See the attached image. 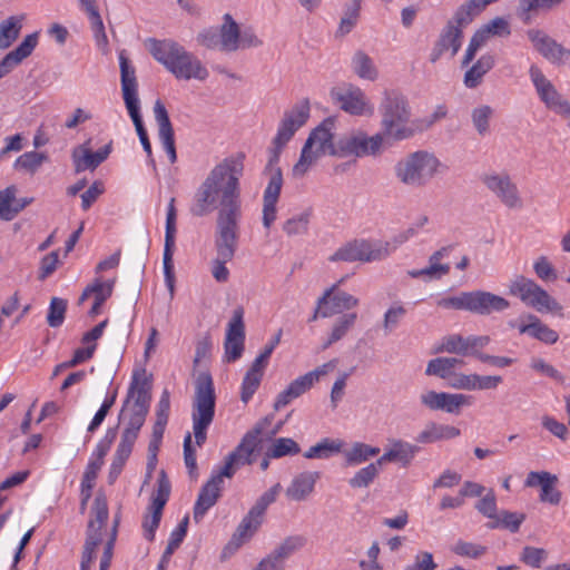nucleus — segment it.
Here are the masks:
<instances>
[{"mask_svg":"<svg viewBox=\"0 0 570 570\" xmlns=\"http://www.w3.org/2000/svg\"><path fill=\"white\" fill-rule=\"evenodd\" d=\"M243 173L242 154L226 157L215 165L195 191L190 213L196 217H204L217 210L215 230L240 229Z\"/></svg>","mask_w":570,"mask_h":570,"instance_id":"obj_1","label":"nucleus"},{"mask_svg":"<svg viewBox=\"0 0 570 570\" xmlns=\"http://www.w3.org/2000/svg\"><path fill=\"white\" fill-rule=\"evenodd\" d=\"M150 390L151 384L146 375V371H135L120 412V419L125 422L126 428L122 431L120 442L110 465L115 469L122 471L126 461L131 454L134 444L149 411L151 400Z\"/></svg>","mask_w":570,"mask_h":570,"instance_id":"obj_2","label":"nucleus"},{"mask_svg":"<svg viewBox=\"0 0 570 570\" xmlns=\"http://www.w3.org/2000/svg\"><path fill=\"white\" fill-rule=\"evenodd\" d=\"M149 43L151 56L177 79L203 81L208 78L209 71L203 62L179 43L169 39H150Z\"/></svg>","mask_w":570,"mask_h":570,"instance_id":"obj_3","label":"nucleus"},{"mask_svg":"<svg viewBox=\"0 0 570 570\" xmlns=\"http://www.w3.org/2000/svg\"><path fill=\"white\" fill-rule=\"evenodd\" d=\"M449 167L432 151L420 149L399 159L393 171L395 179L405 187L423 188Z\"/></svg>","mask_w":570,"mask_h":570,"instance_id":"obj_4","label":"nucleus"},{"mask_svg":"<svg viewBox=\"0 0 570 570\" xmlns=\"http://www.w3.org/2000/svg\"><path fill=\"white\" fill-rule=\"evenodd\" d=\"M383 138L409 139L414 130L409 126L412 112L407 98L399 90L385 89L379 104Z\"/></svg>","mask_w":570,"mask_h":570,"instance_id":"obj_5","label":"nucleus"},{"mask_svg":"<svg viewBox=\"0 0 570 570\" xmlns=\"http://www.w3.org/2000/svg\"><path fill=\"white\" fill-rule=\"evenodd\" d=\"M416 234L414 228H407L390 240H354L338 248L331 257L332 262H375L392 255L401 245Z\"/></svg>","mask_w":570,"mask_h":570,"instance_id":"obj_6","label":"nucleus"},{"mask_svg":"<svg viewBox=\"0 0 570 570\" xmlns=\"http://www.w3.org/2000/svg\"><path fill=\"white\" fill-rule=\"evenodd\" d=\"M216 395L212 375L200 372L195 380L191 420L195 441L202 446L207 439V429L215 415Z\"/></svg>","mask_w":570,"mask_h":570,"instance_id":"obj_7","label":"nucleus"},{"mask_svg":"<svg viewBox=\"0 0 570 570\" xmlns=\"http://www.w3.org/2000/svg\"><path fill=\"white\" fill-rule=\"evenodd\" d=\"M335 120L327 118L313 129L306 139L298 161L293 167L295 177H303L309 168L323 156H335L338 140L334 142Z\"/></svg>","mask_w":570,"mask_h":570,"instance_id":"obj_8","label":"nucleus"},{"mask_svg":"<svg viewBox=\"0 0 570 570\" xmlns=\"http://www.w3.org/2000/svg\"><path fill=\"white\" fill-rule=\"evenodd\" d=\"M509 293L539 313L562 314L561 304L533 279L517 276L509 284Z\"/></svg>","mask_w":570,"mask_h":570,"instance_id":"obj_9","label":"nucleus"},{"mask_svg":"<svg viewBox=\"0 0 570 570\" xmlns=\"http://www.w3.org/2000/svg\"><path fill=\"white\" fill-rule=\"evenodd\" d=\"M285 146L273 144L269 149L268 163L265 171L269 176L268 184L264 190L263 196V225L265 228H271L277 217V202L283 186V175L281 168L277 166L282 149Z\"/></svg>","mask_w":570,"mask_h":570,"instance_id":"obj_10","label":"nucleus"},{"mask_svg":"<svg viewBox=\"0 0 570 570\" xmlns=\"http://www.w3.org/2000/svg\"><path fill=\"white\" fill-rule=\"evenodd\" d=\"M529 76L540 101L546 108L567 120L570 127V101L556 88L542 70L532 65Z\"/></svg>","mask_w":570,"mask_h":570,"instance_id":"obj_11","label":"nucleus"},{"mask_svg":"<svg viewBox=\"0 0 570 570\" xmlns=\"http://www.w3.org/2000/svg\"><path fill=\"white\" fill-rule=\"evenodd\" d=\"M529 76L540 101L546 108L567 120L570 127V101L556 88L542 70L532 65Z\"/></svg>","mask_w":570,"mask_h":570,"instance_id":"obj_12","label":"nucleus"},{"mask_svg":"<svg viewBox=\"0 0 570 570\" xmlns=\"http://www.w3.org/2000/svg\"><path fill=\"white\" fill-rule=\"evenodd\" d=\"M529 76L540 101L546 108L567 120L570 127V101L556 88L542 70L532 65Z\"/></svg>","mask_w":570,"mask_h":570,"instance_id":"obj_13","label":"nucleus"},{"mask_svg":"<svg viewBox=\"0 0 570 570\" xmlns=\"http://www.w3.org/2000/svg\"><path fill=\"white\" fill-rule=\"evenodd\" d=\"M240 229L215 230L214 245L216 257L212 262V275L218 283H226L229 279V269L226 264L230 262L237 250Z\"/></svg>","mask_w":570,"mask_h":570,"instance_id":"obj_14","label":"nucleus"},{"mask_svg":"<svg viewBox=\"0 0 570 570\" xmlns=\"http://www.w3.org/2000/svg\"><path fill=\"white\" fill-rule=\"evenodd\" d=\"M383 141V135L380 132L368 136L363 130H354L338 139V148L334 153L340 158L375 156L381 153Z\"/></svg>","mask_w":570,"mask_h":570,"instance_id":"obj_15","label":"nucleus"},{"mask_svg":"<svg viewBox=\"0 0 570 570\" xmlns=\"http://www.w3.org/2000/svg\"><path fill=\"white\" fill-rule=\"evenodd\" d=\"M94 518L89 520L87 537L83 546L80 570H89L96 559V549L102 541L101 530L108 520V507L106 499L97 497L92 507Z\"/></svg>","mask_w":570,"mask_h":570,"instance_id":"obj_16","label":"nucleus"},{"mask_svg":"<svg viewBox=\"0 0 570 570\" xmlns=\"http://www.w3.org/2000/svg\"><path fill=\"white\" fill-rule=\"evenodd\" d=\"M481 181L507 208L521 209L523 207L518 185L507 171L487 173L482 176Z\"/></svg>","mask_w":570,"mask_h":570,"instance_id":"obj_17","label":"nucleus"},{"mask_svg":"<svg viewBox=\"0 0 570 570\" xmlns=\"http://www.w3.org/2000/svg\"><path fill=\"white\" fill-rule=\"evenodd\" d=\"M218 33L222 51L234 52L262 45V40L250 29L240 30L238 23L229 13L223 16V23Z\"/></svg>","mask_w":570,"mask_h":570,"instance_id":"obj_18","label":"nucleus"},{"mask_svg":"<svg viewBox=\"0 0 570 570\" xmlns=\"http://www.w3.org/2000/svg\"><path fill=\"white\" fill-rule=\"evenodd\" d=\"M332 100L345 112L353 116L372 115L373 105L370 102L365 92L357 86L344 83L332 88Z\"/></svg>","mask_w":570,"mask_h":570,"instance_id":"obj_19","label":"nucleus"},{"mask_svg":"<svg viewBox=\"0 0 570 570\" xmlns=\"http://www.w3.org/2000/svg\"><path fill=\"white\" fill-rule=\"evenodd\" d=\"M261 432V428H257L247 433L240 444L226 456L224 465L213 471L212 476H219L217 480L219 484H224V478H232L240 465L250 463L249 458L257 446Z\"/></svg>","mask_w":570,"mask_h":570,"instance_id":"obj_20","label":"nucleus"},{"mask_svg":"<svg viewBox=\"0 0 570 570\" xmlns=\"http://www.w3.org/2000/svg\"><path fill=\"white\" fill-rule=\"evenodd\" d=\"M176 218H177V210L175 207V198H171L167 206L165 245H164V254H163L165 282L168 287L170 298H173L174 294H175V274H174L173 256H174V250H175V240H176V233H177Z\"/></svg>","mask_w":570,"mask_h":570,"instance_id":"obj_21","label":"nucleus"},{"mask_svg":"<svg viewBox=\"0 0 570 570\" xmlns=\"http://www.w3.org/2000/svg\"><path fill=\"white\" fill-rule=\"evenodd\" d=\"M169 493L170 483L165 471H160L157 480V491L153 495L151 504L142 522L144 535L148 541H153L155 538V532L159 527L163 509L168 501Z\"/></svg>","mask_w":570,"mask_h":570,"instance_id":"obj_22","label":"nucleus"},{"mask_svg":"<svg viewBox=\"0 0 570 570\" xmlns=\"http://www.w3.org/2000/svg\"><path fill=\"white\" fill-rule=\"evenodd\" d=\"M473 400L472 395L463 393L426 391L420 395V401L425 407L454 415H459L462 407L471 406Z\"/></svg>","mask_w":570,"mask_h":570,"instance_id":"obj_23","label":"nucleus"},{"mask_svg":"<svg viewBox=\"0 0 570 570\" xmlns=\"http://www.w3.org/2000/svg\"><path fill=\"white\" fill-rule=\"evenodd\" d=\"M527 36L534 49L552 65L563 66L570 63V49L559 43L544 31L530 29Z\"/></svg>","mask_w":570,"mask_h":570,"instance_id":"obj_24","label":"nucleus"},{"mask_svg":"<svg viewBox=\"0 0 570 570\" xmlns=\"http://www.w3.org/2000/svg\"><path fill=\"white\" fill-rule=\"evenodd\" d=\"M309 110V102L307 99H304L297 102L289 111L285 112L278 126L277 134L273 139V144L285 146L295 132L307 121Z\"/></svg>","mask_w":570,"mask_h":570,"instance_id":"obj_25","label":"nucleus"},{"mask_svg":"<svg viewBox=\"0 0 570 570\" xmlns=\"http://www.w3.org/2000/svg\"><path fill=\"white\" fill-rule=\"evenodd\" d=\"M243 317L244 309L237 307L234 309L233 316L228 322L224 342L225 358L227 362L237 361L244 352L245 325Z\"/></svg>","mask_w":570,"mask_h":570,"instance_id":"obj_26","label":"nucleus"},{"mask_svg":"<svg viewBox=\"0 0 570 570\" xmlns=\"http://www.w3.org/2000/svg\"><path fill=\"white\" fill-rule=\"evenodd\" d=\"M111 150V140L95 153L92 151L90 140L75 147L71 154L75 171L81 173L87 169L95 170L109 157Z\"/></svg>","mask_w":570,"mask_h":570,"instance_id":"obj_27","label":"nucleus"},{"mask_svg":"<svg viewBox=\"0 0 570 570\" xmlns=\"http://www.w3.org/2000/svg\"><path fill=\"white\" fill-rule=\"evenodd\" d=\"M318 305H324L322 317H331L350 311L358 305V298L338 289V284H333L318 298Z\"/></svg>","mask_w":570,"mask_h":570,"instance_id":"obj_28","label":"nucleus"},{"mask_svg":"<svg viewBox=\"0 0 570 570\" xmlns=\"http://www.w3.org/2000/svg\"><path fill=\"white\" fill-rule=\"evenodd\" d=\"M510 307V302L497 294L487 291L469 292V312L478 315L501 313Z\"/></svg>","mask_w":570,"mask_h":570,"instance_id":"obj_29","label":"nucleus"},{"mask_svg":"<svg viewBox=\"0 0 570 570\" xmlns=\"http://www.w3.org/2000/svg\"><path fill=\"white\" fill-rule=\"evenodd\" d=\"M120 65V82L125 106L127 110L140 108V100L138 98V82L136 78V70L125 55V51L119 53Z\"/></svg>","mask_w":570,"mask_h":570,"instance_id":"obj_30","label":"nucleus"},{"mask_svg":"<svg viewBox=\"0 0 570 570\" xmlns=\"http://www.w3.org/2000/svg\"><path fill=\"white\" fill-rule=\"evenodd\" d=\"M420 448L401 439H389L384 453L379 458V464L399 463L403 468L409 466L414 460Z\"/></svg>","mask_w":570,"mask_h":570,"instance_id":"obj_31","label":"nucleus"},{"mask_svg":"<svg viewBox=\"0 0 570 570\" xmlns=\"http://www.w3.org/2000/svg\"><path fill=\"white\" fill-rule=\"evenodd\" d=\"M462 38V30L454 26V22H448L431 50L430 61L436 62L448 51L454 57L461 48Z\"/></svg>","mask_w":570,"mask_h":570,"instance_id":"obj_32","label":"nucleus"},{"mask_svg":"<svg viewBox=\"0 0 570 570\" xmlns=\"http://www.w3.org/2000/svg\"><path fill=\"white\" fill-rule=\"evenodd\" d=\"M154 115L158 125L159 140L169 158L170 164L177 159L174 129L165 105L160 100H156L154 105Z\"/></svg>","mask_w":570,"mask_h":570,"instance_id":"obj_33","label":"nucleus"},{"mask_svg":"<svg viewBox=\"0 0 570 570\" xmlns=\"http://www.w3.org/2000/svg\"><path fill=\"white\" fill-rule=\"evenodd\" d=\"M115 281L107 279L104 281L101 277H96L90 284L86 286L82 294L78 299V305L85 303L87 298L90 296L94 297L92 306L89 311V315L91 317L100 314L101 306L111 296L114 291Z\"/></svg>","mask_w":570,"mask_h":570,"instance_id":"obj_34","label":"nucleus"},{"mask_svg":"<svg viewBox=\"0 0 570 570\" xmlns=\"http://www.w3.org/2000/svg\"><path fill=\"white\" fill-rule=\"evenodd\" d=\"M321 473L317 471H305L296 474L285 490L288 500L295 502L306 501L314 492Z\"/></svg>","mask_w":570,"mask_h":570,"instance_id":"obj_35","label":"nucleus"},{"mask_svg":"<svg viewBox=\"0 0 570 570\" xmlns=\"http://www.w3.org/2000/svg\"><path fill=\"white\" fill-rule=\"evenodd\" d=\"M39 33L33 32L24 37L22 42L12 51L8 52L0 61V79L11 72L24 59L31 56L38 46Z\"/></svg>","mask_w":570,"mask_h":570,"instance_id":"obj_36","label":"nucleus"},{"mask_svg":"<svg viewBox=\"0 0 570 570\" xmlns=\"http://www.w3.org/2000/svg\"><path fill=\"white\" fill-rule=\"evenodd\" d=\"M518 330L520 334H527L548 345H552L559 340L558 332L550 328L534 314L523 316Z\"/></svg>","mask_w":570,"mask_h":570,"instance_id":"obj_37","label":"nucleus"},{"mask_svg":"<svg viewBox=\"0 0 570 570\" xmlns=\"http://www.w3.org/2000/svg\"><path fill=\"white\" fill-rule=\"evenodd\" d=\"M217 480H219V476H210L202 487L194 505V520L196 522L202 521L207 511L218 501L223 485Z\"/></svg>","mask_w":570,"mask_h":570,"instance_id":"obj_38","label":"nucleus"},{"mask_svg":"<svg viewBox=\"0 0 570 570\" xmlns=\"http://www.w3.org/2000/svg\"><path fill=\"white\" fill-rule=\"evenodd\" d=\"M314 385V381L308 375V373L298 376L291 384L281 392L274 403V409L276 411L289 404L293 400L299 397L305 392H307Z\"/></svg>","mask_w":570,"mask_h":570,"instance_id":"obj_39","label":"nucleus"},{"mask_svg":"<svg viewBox=\"0 0 570 570\" xmlns=\"http://www.w3.org/2000/svg\"><path fill=\"white\" fill-rule=\"evenodd\" d=\"M262 521L263 517L258 515L253 510H249L237 527L230 542L227 544V549L230 547L238 549L244 542L248 541L258 530Z\"/></svg>","mask_w":570,"mask_h":570,"instance_id":"obj_40","label":"nucleus"},{"mask_svg":"<svg viewBox=\"0 0 570 570\" xmlns=\"http://www.w3.org/2000/svg\"><path fill=\"white\" fill-rule=\"evenodd\" d=\"M460 435V430L453 425L428 423L417 434L416 441L422 444L434 443L441 440H450Z\"/></svg>","mask_w":570,"mask_h":570,"instance_id":"obj_41","label":"nucleus"},{"mask_svg":"<svg viewBox=\"0 0 570 570\" xmlns=\"http://www.w3.org/2000/svg\"><path fill=\"white\" fill-rule=\"evenodd\" d=\"M351 67L353 72L361 79L375 81L379 78V69L373 59L362 50L353 55Z\"/></svg>","mask_w":570,"mask_h":570,"instance_id":"obj_42","label":"nucleus"},{"mask_svg":"<svg viewBox=\"0 0 570 570\" xmlns=\"http://www.w3.org/2000/svg\"><path fill=\"white\" fill-rule=\"evenodd\" d=\"M380 448L372 446L363 442H355L350 449L343 451L346 465L355 466L370 459L376 456L380 453Z\"/></svg>","mask_w":570,"mask_h":570,"instance_id":"obj_43","label":"nucleus"},{"mask_svg":"<svg viewBox=\"0 0 570 570\" xmlns=\"http://www.w3.org/2000/svg\"><path fill=\"white\" fill-rule=\"evenodd\" d=\"M344 442L340 439L325 438L311 446L305 453V459H328L343 451Z\"/></svg>","mask_w":570,"mask_h":570,"instance_id":"obj_44","label":"nucleus"},{"mask_svg":"<svg viewBox=\"0 0 570 570\" xmlns=\"http://www.w3.org/2000/svg\"><path fill=\"white\" fill-rule=\"evenodd\" d=\"M357 320L356 313H347L340 316L333 324L328 337L322 345V351L327 350L331 345L342 340L348 331L355 325Z\"/></svg>","mask_w":570,"mask_h":570,"instance_id":"obj_45","label":"nucleus"},{"mask_svg":"<svg viewBox=\"0 0 570 570\" xmlns=\"http://www.w3.org/2000/svg\"><path fill=\"white\" fill-rule=\"evenodd\" d=\"M494 66V57L492 55H483L464 75V85L468 88L478 87L483 76Z\"/></svg>","mask_w":570,"mask_h":570,"instance_id":"obj_46","label":"nucleus"},{"mask_svg":"<svg viewBox=\"0 0 570 570\" xmlns=\"http://www.w3.org/2000/svg\"><path fill=\"white\" fill-rule=\"evenodd\" d=\"M493 116L494 109L489 105H480L472 109L471 121L479 136L484 137L490 134Z\"/></svg>","mask_w":570,"mask_h":570,"instance_id":"obj_47","label":"nucleus"},{"mask_svg":"<svg viewBox=\"0 0 570 570\" xmlns=\"http://www.w3.org/2000/svg\"><path fill=\"white\" fill-rule=\"evenodd\" d=\"M305 544V539L299 535H292L286 538L278 544L268 556V559L284 564V560L292 556L295 551L299 550Z\"/></svg>","mask_w":570,"mask_h":570,"instance_id":"obj_48","label":"nucleus"},{"mask_svg":"<svg viewBox=\"0 0 570 570\" xmlns=\"http://www.w3.org/2000/svg\"><path fill=\"white\" fill-rule=\"evenodd\" d=\"M436 351L451 354H459L462 356L470 355L468 336L463 337L460 334L446 335L441 340Z\"/></svg>","mask_w":570,"mask_h":570,"instance_id":"obj_49","label":"nucleus"},{"mask_svg":"<svg viewBox=\"0 0 570 570\" xmlns=\"http://www.w3.org/2000/svg\"><path fill=\"white\" fill-rule=\"evenodd\" d=\"M382 464H379V459L375 462L360 469L350 480L348 484L354 489L367 488L380 474Z\"/></svg>","mask_w":570,"mask_h":570,"instance_id":"obj_50","label":"nucleus"},{"mask_svg":"<svg viewBox=\"0 0 570 570\" xmlns=\"http://www.w3.org/2000/svg\"><path fill=\"white\" fill-rule=\"evenodd\" d=\"M362 1L352 0V3L347 6L336 31L337 37H344L355 28L360 18Z\"/></svg>","mask_w":570,"mask_h":570,"instance_id":"obj_51","label":"nucleus"},{"mask_svg":"<svg viewBox=\"0 0 570 570\" xmlns=\"http://www.w3.org/2000/svg\"><path fill=\"white\" fill-rule=\"evenodd\" d=\"M301 452V448L296 441L291 438H278L273 441L267 450V456L279 459L286 455H296Z\"/></svg>","mask_w":570,"mask_h":570,"instance_id":"obj_52","label":"nucleus"},{"mask_svg":"<svg viewBox=\"0 0 570 570\" xmlns=\"http://www.w3.org/2000/svg\"><path fill=\"white\" fill-rule=\"evenodd\" d=\"M16 187L10 186L0 191V219L2 220H11L13 219L20 209L24 206L20 207L13 206L16 200Z\"/></svg>","mask_w":570,"mask_h":570,"instance_id":"obj_53","label":"nucleus"},{"mask_svg":"<svg viewBox=\"0 0 570 570\" xmlns=\"http://www.w3.org/2000/svg\"><path fill=\"white\" fill-rule=\"evenodd\" d=\"M407 311L402 303L392 304L384 313L382 320V327L385 334L394 332L402 320L405 317Z\"/></svg>","mask_w":570,"mask_h":570,"instance_id":"obj_54","label":"nucleus"},{"mask_svg":"<svg viewBox=\"0 0 570 570\" xmlns=\"http://www.w3.org/2000/svg\"><path fill=\"white\" fill-rule=\"evenodd\" d=\"M450 249V246L442 247L429 257V266H426V269L430 273V279H440L449 274L450 265L441 264L440 262L449 255Z\"/></svg>","mask_w":570,"mask_h":570,"instance_id":"obj_55","label":"nucleus"},{"mask_svg":"<svg viewBox=\"0 0 570 570\" xmlns=\"http://www.w3.org/2000/svg\"><path fill=\"white\" fill-rule=\"evenodd\" d=\"M46 160L47 156L43 153L27 151L16 159L13 167L17 170L35 174Z\"/></svg>","mask_w":570,"mask_h":570,"instance_id":"obj_56","label":"nucleus"},{"mask_svg":"<svg viewBox=\"0 0 570 570\" xmlns=\"http://www.w3.org/2000/svg\"><path fill=\"white\" fill-rule=\"evenodd\" d=\"M525 515L523 513L501 511L497 514V518L489 524L490 528H504L511 532H517L524 521Z\"/></svg>","mask_w":570,"mask_h":570,"instance_id":"obj_57","label":"nucleus"},{"mask_svg":"<svg viewBox=\"0 0 570 570\" xmlns=\"http://www.w3.org/2000/svg\"><path fill=\"white\" fill-rule=\"evenodd\" d=\"M20 29V21L16 17H10L0 23V50L9 48L16 41Z\"/></svg>","mask_w":570,"mask_h":570,"instance_id":"obj_58","label":"nucleus"},{"mask_svg":"<svg viewBox=\"0 0 570 570\" xmlns=\"http://www.w3.org/2000/svg\"><path fill=\"white\" fill-rule=\"evenodd\" d=\"M487 42L491 37H508L511 33L509 22L501 17L494 18L476 31Z\"/></svg>","mask_w":570,"mask_h":570,"instance_id":"obj_59","label":"nucleus"},{"mask_svg":"<svg viewBox=\"0 0 570 570\" xmlns=\"http://www.w3.org/2000/svg\"><path fill=\"white\" fill-rule=\"evenodd\" d=\"M67 301L60 297H52L47 315V323L51 327H59L65 321Z\"/></svg>","mask_w":570,"mask_h":570,"instance_id":"obj_60","label":"nucleus"},{"mask_svg":"<svg viewBox=\"0 0 570 570\" xmlns=\"http://www.w3.org/2000/svg\"><path fill=\"white\" fill-rule=\"evenodd\" d=\"M436 306L443 309L469 312V292H461L453 296H442L436 299Z\"/></svg>","mask_w":570,"mask_h":570,"instance_id":"obj_61","label":"nucleus"},{"mask_svg":"<svg viewBox=\"0 0 570 570\" xmlns=\"http://www.w3.org/2000/svg\"><path fill=\"white\" fill-rule=\"evenodd\" d=\"M451 551L460 557L478 559L487 552V548L478 543L458 540L451 547Z\"/></svg>","mask_w":570,"mask_h":570,"instance_id":"obj_62","label":"nucleus"},{"mask_svg":"<svg viewBox=\"0 0 570 570\" xmlns=\"http://www.w3.org/2000/svg\"><path fill=\"white\" fill-rule=\"evenodd\" d=\"M480 12L481 11L476 9L474 3L469 0L455 11L453 19L449 22H454V26L462 30V28L468 26Z\"/></svg>","mask_w":570,"mask_h":570,"instance_id":"obj_63","label":"nucleus"},{"mask_svg":"<svg viewBox=\"0 0 570 570\" xmlns=\"http://www.w3.org/2000/svg\"><path fill=\"white\" fill-rule=\"evenodd\" d=\"M308 222H309V214L302 213L299 215L288 218L283 225V230L288 236L304 234L307 232Z\"/></svg>","mask_w":570,"mask_h":570,"instance_id":"obj_64","label":"nucleus"}]
</instances>
